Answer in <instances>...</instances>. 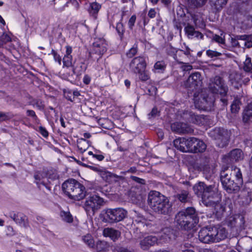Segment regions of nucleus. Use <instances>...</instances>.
<instances>
[{
    "label": "nucleus",
    "mask_w": 252,
    "mask_h": 252,
    "mask_svg": "<svg viewBox=\"0 0 252 252\" xmlns=\"http://www.w3.org/2000/svg\"><path fill=\"white\" fill-rule=\"evenodd\" d=\"M199 217L194 208L188 207L178 212L175 217V222L179 228L190 230L198 222Z\"/></svg>",
    "instance_id": "obj_3"
},
{
    "label": "nucleus",
    "mask_w": 252,
    "mask_h": 252,
    "mask_svg": "<svg viewBox=\"0 0 252 252\" xmlns=\"http://www.w3.org/2000/svg\"><path fill=\"white\" fill-rule=\"evenodd\" d=\"M221 96L220 101L222 103V105L224 106L227 105L228 104V99L227 98V94L225 96Z\"/></svg>",
    "instance_id": "obj_64"
},
{
    "label": "nucleus",
    "mask_w": 252,
    "mask_h": 252,
    "mask_svg": "<svg viewBox=\"0 0 252 252\" xmlns=\"http://www.w3.org/2000/svg\"><path fill=\"white\" fill-rule=\"evenodd\" d=\"M185 31L189 38H192L193 37V33H194L195 29L193 26L188 25L185 28Z\"/></svg>",
    "instance_id": "obj_42"
},
{
    "label": "nucleus",
    "mask_w": 252,
    "mask_h": 252,
    "mask_svg": "<svg viewBox=\"0 0 252 252\" xmlns=\"http://www.w3.org/2000/svg\"><path fill=\"white\" fill-rule=\"evenodd\" d=\"M235 177L240 182H243L242 175L240 169L232 167L223 166L220 173V179L222 186H226L227 182Z\"/></svg>",
    "instance_id": "obj_8"
},
{
    "label": "nucleus",
    "mask_w": 252,
    "mask_h": 252,
    "mask_svg": "<svg viewBox=\"0 0 252 252\" xmlns=\"http://www.w3.org/2000/svg\"><path fill=\"white\" fill-rule=\"evenodd\" d=\"M200 170H202L204 174H210L211 171L210 166L208 163L201 165Z\"/></svg>",
    "instance_id": "obj_58"
},
{
    "label": "nucleus",
    "mask_w": 252,
    "mask_h": 252,
    "mask_svg": "<svg viewBox=\"0 0 252 252\" xmlns=\"http://www.w3.org/2000/svg\"><path fill=\"white\" fill-rule=\"evenodd\" d=\"M103 235L105 237H109L113 242H116L121 236V233L112 227L104 228L102 232Z\"/></svg>",
    "instance_id": "obj_18"
},
{
    "label": "nucleus",
    "mask_w": 252,
    "mask_h": 252,
    "mask_svg": "<svg viewBox=\"0 0 252 252\" xmlns=\"http://www.w3.org/2000/svg\"><path fill=\"white\" fill-rule=\"evenodd\" d=\"M77 144L79 152L83 153L91 146V142L85 138H80L77 140Z\"/></svg>",
    "instance_id": "obj_27"
},
{
    "label": "nucleus",
    "mask_w": 252,
    "mask_h": 252,
    "mask_svg": "<svg viewBox=\"0 0 252 252\" xmlns=\"http://www.w3.org/2000/svg\"><path fill=\"white\" fill-rule=\"evenodd\" d=\"M175 198L178 199L182 203H186L189 201V192L187 190H182L174 195Z\"/></svg>",
    "instance_id": "obj_28"
},
{
    "label": "nucleus",
    "mask_w": 252,
    "mask_h": 252,
    "mask_svg": "<svg viewBox=\"0 0 252 252\" xmlns=\"http://www.w3.org/2000/svg\"><path fill=\"white\" fill-rule=\"evenodd\" d=\"M130 178L133 180V181H134L135 182L138 183H139L140 184H142V185H144L145 184V183H146V181L144 179H141V178H139L137 177H136V176H131L130 177Z\"/></svg>",
    "instance_id": "obj_60"
},
{
    "label": "nucleus",
    "mask_w": 252,
    "mask_h": 252,
    "mask_svg": "<svg viewBox=\"0 0 252 252\" xmlns=\"http://www.w3.org/2000/svg\"><path fill=\"white\" fill-rule=\"evenodd\" d=\"M114 250L117 252H132L126 247L120 245H116L114 247Z\"/></svg>",
    "instance_id": "obj_53"
},
{
    "label": "nucleus",
    "mask_w": 252,
    "mask_h": 252,
    "mask_svg": "<svg viewBox=\"0 0 252 252\" xmlns=\"http://www.w3.org/2000/svg\"><path fill=\"white\" fill-rule=\"evenodd\" d=\"M215 242L217 243L226 238L228 233L226 229L221 226H212Z\"/></svg>",
    "instance_id": "obj_15"
},
{
    "label": "nucleus",
    "mask_w": 252,
    "mask_h": 252,
    "mask_svg": "<svg viewBox=\"0 0 252 252\" xmlns=\"http://www.w3.org/2000/svg\"><path fill=\"white\" fill-rule=\"evenodd\" d=\"M52 54L54 56L55 61L57 62L60 65L62 64V58L54 50H52Z\"/></svg>",
    "instance_id": "obj_51"
},
{
    "label": "nucleus",
    "mask_w": 252,
    "mask_h": 252,
    "mask_svg": "<svg viewBox=\"0 0 252 252\" xmlns=\"http://www.w3.org/2000/svg\"><path fill=\"white\" fill-rule=\"evenodd\" d=\"M243 69L247 72H252V63L251 58L247 57L244 62Z\"/></svg>",
    "instance_id": "obj_36"
},
{
    "label": "nucleus",
    "mask_w": 252,
    "mask_h": 252,
    "mask_svg": "<svg viewBox=\"0 0 252 252\" xmlns=\"http://www.w3.org/2000/svg\"><path fill=\"white\" fill-rule=\"evenodd\" d=\"M186 138L179 137L175 139L173 141L174 147L181 152H185L186 151Z\"/></svg>",
    "instance_id": "obj_29"
},
{
    "label": "nucleus",
    "mask_w": 252,
    "mask_h": 252,
    "mask_svg": "<svg viewBox=\"0 0 252 252\" xmlns=\"http://www.w3.org/2000/svg\"><path fill=\"white\" fill-rule=\"evenodd\" d=\"M240 196L244 198L243 202L246 204H249L252 200V184L246 183L241 190Z\"/></svg>",
    "instance_id": "obj_17"
},
{
    "label": "nucleus",
    "mask_w": 252,
    "mask_h": 252,
    "mask_svg": "<svg viewBox=\"0 0 252 252\" xmlns=\"http://www.w3.org/2000/svg\"><path fill=\"white\" fill-rule=\"evenodd\" d=\"M207 0H190L191 3L195 7H201L204 5Z\"/></svg>",
    "instance_id": "obj_48"
},
{
    "label": "nucleus",
    "mask_w": 252,
    "mask_h": 252,
    "mask_svg": "<svg viewBox=\"0 0 252 252\" xmlns=\"http://www.w3.org/2000/svg\"><path fill=\"white\" fill-rule=\"evenodd\" d=\"M243 158V154L241 149H236L232 150L224 160L228 164H231L234 162L242 160Z\"/></svg>",
    "instance_id": "obj_14"
},
{
    "label": "nucleus",
    "mask_w": 252,
    "mask_h": 252,
    "mask_svg": "<svg viewBox=\"0 0 252 252\" xmlns=\"http://www.w3.org/2000/svg\"><path fill=\"white\" fill-rule=\"evenodd\" d=\"M135 73L139 74V78L142 81H146L149 78L148 74L145 72V70L141 71V72H135Z\"/></svg>",
    "instance_id": "obj_49"
},
{
    "label": "nucleus",
    "mask_w": 252,
    "mask_h": 252,
    "mask_svg": "<svg viewBox=\"0 0 252 252\" xmlns=\"http://www.w3.org/2000/svg\"><path fill=\"white\" fill-rule=\"evenodd\" d=\"M210 135L216 141V145L220 148L226 146L229 141L230 135L227 129L223 128H216Z\"/></svg>",
    "instance_id": "obj_10"
},
{
    "label": "nucleus",
    "mask_w": 252,
    "mask_h": 252,
    "mask_svg": "<svg viewBox=\"0 0 252 252\" xmlns=\"http://www.w3.org/2000/svg\"><path fill=\"white\" fill-rule=\"evenodd\" d=\"M166 64L164 61H158L154 65V68L158 72H162L165 70Z\"/></svg>",
    "instance_id": "obj_40"
},
{
    "label": "nucleus",
    "mask_w": 252,
    "mask_h": 252,
    "mask_svg": "<svg viewBox=\"0 0 252 252\" xmlns=\"http://www.w3.org/2000/svg\"><path fill=\"white\" fill-rule=\"evenodd\" d=\"M62 187L64 193L70 199L80 200L86 195L85 187L75 179L65 181Z\"/></svg>",
    "instance_id": "obj_4"
},
{
    "label": "nucleus",
    "mask_w": 252,
    "mask_h": 252,
    "mask_svg": "<svg viewBox=\"0 0 252 252\" xmlns=\"http://www.w3.org/2000/svg\"><path fill=\"white\" fill-rule=\"evenodd\" d=\"M242 183L243 182H240L239 180H236V182H235L234 179H232L227 182L226 186H222L228 193H231L238 191L240 189V185H241Z\"/></svg>",
    "instance_id": "obj_20"
},
{
    "label": "nucleus",
    "mask_w": 252,
    "mask_h": 252,
    "mask_svg": "<svg viewBox=\"0 0 252 252\" xmlns=\"http://www.w3.org/2000/svg\"><path fill=\"white\" fill-rule=\"evenodd\" d=\"M39 132L45 138H47L49 135V133L46 128L42 126L39 127Z\"/></svg>",
    "instance_id": "obj_57"
},
{
    "label": "nucleus",
    "mask_w": 252,
    "mask_h": 252,
    "mask_svg": "<svg viewBox=\"0 0 252 252\" xmlns=\"http://www.w3.org/2000/svg\"><path fill=\"white\" fill-rule=\"evenodd\" d=\"M99 174L104 180L108 182L116 181L117 179L121 178L120 176L106 170L102 167H101Z\"/></svg>",
    "instance_id": "obj_23"
},
{
    "label": "nucleus",
    "mask_w": 252,
    "mask_h": 252,
    "mask_svg": "<svg viewBox=\"0 0 252 252\" xmlns=\"http://www.w3.org/2000/svg\"><path fill=\"white\" fill-rule=\"evenodd\" d=\"M193 146V150L192 153H202L206 149V145L202 141L198 138H195Z\"/></svg>",
    "instance_id": "obj_26"
},
{
    "label": "nucleus",
    "mask_w": 252,
    "mask_h": 252,
    "mask_svg": "<svg viewBox=\"0 0 252 252\" xmlns=\"http://www.w3.org/2000/svg\"><path fill=\"white\" fill-rule=\"evenodd\" d=\"M116 29L119 36L122 39L125 31L123 24L122 23H117Z\"/></svg>",
    "instance_id": "obj_47"
},
{
    "label": "nucleus",
    "mask_w": 252,
    "mask_h": 252,
    "mask_svg": "<svg viewBox=\"0 0 252 252\" xmlns=\"http://www.w3.org/2000/svg\"><path fill=\"white\" fill-rule=\"evenodd\" d=\"M209 89L213 94H220L222 96L226 95L228 90L223 79L219 76L210 79Z\"/></svg>",
    "instance_id": "obj_9"
},
{
    "label": "nucleus",
    "mask_w": 252,
    "mask_h": 252,
    "mask_svg": "<svg viewBox=\"0 0 252 252\" xmlns=\"http://www.w3.org/2000/svg\"><path fill=\"white\" fill-rule=\"evenodd\" d=\"M158 113L159 112L157 108H153L150 113L149 114V118L156 117L158 115Z\"/></svg>",
    "instance_id": "obj_61"
},
{
    "label": "nucleus",
    "mask_w": 252,
    "mask_h": 252,
    "mask_svg": "<svg viewBox=\"0 0 252 252\" xmlns=\"http://www.w3.org/2000/svg\"><path fill=\"white\" fill-rule=\"evenodd\" d=\"M107 50V44L103 38H99L93 43L92 51L99 55H103Z\"/></svg>",
    "instance_id": "obj_16"
},
{
    "label": "nucleus",
    "mask_w": 252,
    "mask_h": 252,
    "mask_svg": "<svg viewBox=\"0 0 252 252\" xmlns=\"http://www.w3.org/2000/svg\"><path fill=\"white\" fill-rule=\"evenodd\" d=\"M60 216L63 220L67 222H71L73 221V218L69 212L64 211L61 212Z\"/></svg>",
    "instance_id": "obj_39"
},
{
    "label": "nucleus",
    "mask_w": 252,
    "mask_h": 252,
    "mask_svg": "<svg viewBox=\"0 0 252 252\" xmlns=\"http://www.w3.org/2000/svg\"><path fill=\"white\" fill-rule=\"evenodd\" d=\"M199 101H200L201 105H198L199 108L202 109L205 107H207V105L211 106L213 102V100L210 97L205 94H201L200 96L199 97V100L198 102L196 99L195 101V105L196 107H197Z\"/></svg>",
    "instance_id": "obj_21"
},
{
    "label": "nucleus",
    "mask_w": 252,
    "mask_h": 252,
    "mask_svg": "<svg viewBox=\"0 0 252 252\" xmlns=\"http://www.w3.org/2000/svg\"><path fill=\"white\" fill-rule=\"evenodd\" d=\"M220 0H209L211 5L215 6L216 8L220 4Z\"/></svg>",
    "instance_id": "obj_63"
},
{
    "label": "nucleus",
    "mask_w": 252,
    "mask_h": 252,
    "mask_svg": "<svg viewBox=\"0 0 252 252\" xmlns=\"http://www.w3.org/2000/svg\"><path fill=\"white\" fill-rule=\"evenodd\" d=\"M194 193L202 198V203L206 206L214 208V213L218 218H220L225 210V207L220 202L221 197L217 191L215 183L207 185L204 182H199L193 187Z\"/></svg>",
    "instance_id": "obj_1"
},
{
    "label": "nucleus",
    "mask_w": 252,
    "mask_h": 252,
    "mask_svg": "<svg viewBox=\"0 0 252 252\" xmlns=\"http://www.w3.org/2000/svg\"><path fill=\"white\" fill-rule=\"evenodd\" d=\"M65 48V54L63 59V66L69 67L72 66V56L71 55L72 49L70 46H66Z\"/></svg>",
    "instance_id": "obj_22"
},
{
    "label": "nucleus",
    "mask_w": 252,
    "mask_h": 252,
    "mask_svg": "<svg viewBox=\"0 0 252 252\" xmlns=\"http://www.w3.org/2000/svg\"><path fill=\"white\" fill-rule=\"evenodd\" d=\"M241 104V101L239 99H234L231 105V111L233 113H237L240 110V106Z\"/></svg>",
    "instance_id": "obj_37"
},
{
    "label": "nucleus",
    "mask_w": 252,
    "mask_h": 252,
    "mask_svg": "<svg viewBox=\"0 0 252 252\" xmlns=\"http://www.w3.org/2000/svg\"><path fill=\"white\" fill-rule=\"evenodd\" d=\"M238 39H241L244 42V45L249 48L252 47V35H241L238 36Z\"/></svg>",
    "instance_id": "obj_32"
},
{
    "label": "nucleus",
    "mask_w": 252,
    "mask_h": 252,
    "mask_svg": "<svg viewBox=\"0 0 252 252\" xmlns=\"http://www.w3.org/2000/svg\"><path fill=\"white\" fill-rule=\"evenodd\" d=\"M30 103L33 106L35 105L39 110L43 109L44 107L43 102L40 99H33Z\"/></svg>",
    "instance_id": "obj_41"
},
{
    "label": "nucleus",
    "mask_w": 252,
    "mask_h": 252,
    "mask_svg": "<svg viewBox=\"0 0 252 252\" xmlns=\"http://www.w3.org/2000/svg\"><path fill=\"white\" fill-rule=\"evenodd\" d=\"M156 14V12L155 10L153 8H151L148 12V15L151 18H153L155 17Z\"/></svg>",
    "instance_id": "obj_62"
},
{
    "label": "nucleus",
    "mask_w": 252,
    "mask_h": 252,
    "mask_svg": "<svg viewBox=\"0 0 252 252\" xmlns=\"http://www.w3.org/2000/svg\"><path fill=\"white\" fill-rule=\"evenodd\" d=\"M139 224V228L140 230H142V233H148L150 231L149 228L152 227L151 223H145L142 221L141 220L138 221Z\"/></svg>",
    "instance_id": "obj_35"
},
{
    "label": "nucleus",
    "mask_w": 252,
    "mask_h": 252,
    "mask_svg": "<svg viewBox=\"0 0 252 252\" xmlns=\"http://www.w3.org/2000/svg\"><path fill=\"white\" fill-rule=\"evenodd\" d=\"M64 96L66 99L71 102L73 101L72 92L70 90H65L64 91Z\"/></svg>",
    "instance_id": "obj_54"
},
{
    "label": "nucleus",
    "mask_w": 252,
    "mask_h": 252,
    "mask_svg": "<svg viewBox=\"0 0 252 252\" xmlns=\"http://www.w3.org/2000/svg\"><path fill=\"white\" fill-rule=\"evenodd\" d=\"M137 45L134 44L126 53V55L129 58H132L137 54Z\"/></svg>",
    "instance_id": "obj_44"
},
{
    "label": "nucleus",
    "mask_w": 252,
    "mask_h": 252,
    "mask_svg": "<svg viewBox=\"0 0 252 252\" xmlns=\"http://www.w3.org/2000/svg\"><path fill=\"white\" fill-rule=\"evenodd\" d=\"M157 238L155 236H148L145 237L140 242V246L143 250H146L149 247L154 245L157 241Z\"/></svg>",
    "instance_id": "obj_25"
},
{
    "label": "nucleus",
    "mask_w": 252,
    "mask_h": 252,
    "mask_svg": "<svg viewBox=\"0 0 252 252\" xmlns=\"http://www.w3.org/2000/svg\"><path fill=\"white\" fill-rule=\"evenodd\" d=\"M237 36L236 38H231V44L232 46L234 47H241L242 45H244V42H239L238 40H240V39H238V36Z\"/></svg>",
    "instance_id": "obj_46"
},
{
    "label": "nucleus",
    "mask_w": 252,
    "mask_h": 252,
    "mask_svg": "<svg viewBox=\"0 0 252 252\" xmlns=\"http://www.w3.org/2000/svg\"><path fill=\"white\" fill-rule=\"evenodd\" d=\"M80 75V74L78 72H77L76 71V69L74 67H73L72 68V74L69 76V80H76L78 76Z\"/></svg>",
    "instance_id": "obj_56"
},
{
    "label": "nucleus",
    "mask_w": 252,
    "mask_h": 252,
    "mask_svg": "<svg viewBox=\"0 0 252 252\" xmlns=\"http://www.w3.org/2000/svg\"><path fill=\"white\" fill-rule=\"evenodd\" d=\"M27 115L32 118L36 123L39 121L38 117H37L35 112L32 110H27Z\"/></svg>",
    "instance_id": "obj_50"
},
{
    "label": "nucleus",
    "mask_w": 252,
    "mask_h": 252,
    "mask_svg": "<svg viewBox=\"0 0 252 252\" xmlns=\"http://www.w3.org/2000/svg\"><path fill=\"white\" fill-rule=\"evenodd\" d=\"M148 204L154 212L158 214L170 215L173 211L172 204L169 199L158 191L150 192Z\"/></svg>",
    "instance_id": "obj_2"
},
{
    "label": "nucleus",
    "mask_w": 252,
    "mask_h": 252,
    "mask_svg": "<svg viewBox=\"0 0 252 252\" xmlns=\"http://www.w3.org/2000/svg\"><path fill=\"white\" fill-rule=\"evenodd\" d=\"M109 245L104 241H98L96 244V249L98 252H108Z\"/></svg>",
    "instance_id": "obj_31"
},
{
    "label": "nucleus",
    "mask_w": 252,
    "mask_h": 252,
    "mask_svg": "<svg viewBox=\"0 0 252 252\" xmlns=\"http://www.w3.org/2000/svg\"><path fill=\"white\" fill-rule=\"evenodd\" d=\"M146 66V59L143 56L134 58L129 63V68L133 73L141 72L145 70Z\"/></svg>",
    "instance_id": "obj_11"
},
{
    "label": "nucleus",
    "mask_w": 252,
    "mask_h": 252,
    "mask_svg": "<svg viewBox=\"0 0 252 252\" xmlns=\"http://www.w3.org/2000/svg\"><path fill=\"white\" fill-rule=\"evenodd\" d=\"M104 205V199L94 194L86 198L83 208L88 214L94 215Z\"/></svg>",
    "instance_id": "obj_6"
},
{
    "label": "nucleus",
    "mask_w": 252,
    "mask_h": 252,
    "mask_svg": "<svg viewBox=\"0 0 252 252\" xmlns=\"http://www.w3.org/2000/svg\"><path fill=\"white\" fill-rule=\"evenodd\" d=\"M251 118H252V102H251L247 105L243 113V122L244 123H248Z\"/></svg>",
    "instance_id": "obj_30"
},
{
    "label": "nucleus",
    "mask_w": 252,
    "mask_h": 252,
    "mask_svg": "<svg viewBox=\"0 0 252 252\" xmlns=\"http://www.w3.org/2000/svg\"><path fill=\"white\" fill-rule=\"evenodd\" d=\"M136 19V16L135 15H133L129 19L128 22V28L130 30H132L133 29V27L134 26Z\"/></svg>",
    "instance_id": "obj_55"
},
{
    "label": "nucleus",
    "mask_w": 252,
    "mask_h": 252,
    "mask_svg": "<svg viewBox=\"0 0 252 252\" xmlns=\"http://www.w3.org/2000/svg\"><path fill=\"white\" fill-rule=\"evenodd\" d=\"M171 130L180 134H189L193 132V129L187 124L175 122L171 125Z\"/></svg>",
    "instance_id": "obj_13"
},
{
    "label": "nucleus",
    "mask_w": 252,
    "mask_h": 252,
    "mask_svg": "<svg viewBox=\"0 0 252 252\" xmlns=\"http://www.w3.org/2000/svg\"><path fill=\"white\" fill-rule=\"evenodd\" d=\"M100 5L96 2H93L91 4L89 11L91 14L95 17V15L98 13L100 8Z\"/></svg>",
    "instance_id": "obj_34"
},
{
    "label": "nucleus",
    "mask_w": 252,
    "mask_h": 252,
    "mask_svg": "<svg viewBox=\"0 0 252 252\" xmlns=\"http://www.w3.org/2000/svg\"><path fill=\"white\" fill-rule=\"evenodd\" d=\"M102 221L109 223H114L124 220L127 216V211L123 208H107L104 209Z\"/></svg>",
    "instance_id": "obj_5"
},
{
    "label": "nucleus",
    "mask_w": 252,
    "mask_h": 252,
    "mask_svg": "<svg viewBox=\"0 0 252 252\" xmlns=\"http://www.w3.org/2000/svg\"><path fill=\"white\" fill-rule=\"evenodd\" d=\"M14 117V115L11 112H3L0 111V122L9 120Z\"/></svg>",
    "instance_id": "obj_38"
},
{
    "label": "nucleus",
    "mask_w": 252,
    "mask_h": 252,
    "mask_svg": "<svg viewBox=\"0 0 252 252\" xmlns=\"http://www.w3.org/2000/svg\"><path fill=\"white\" fill-rule=\"evenodd\" d=\"M202 84V79L201 74L198 72L191 73L188 79L184 82V86L189 92H194V96L196 97L198 95L196 93L200 90Z\"/></svg>",
    "instance_id": "obj_7"
},
{
    "label": "nucleus",
    "mask_w": 252,
    "mask_h": 252,
    "mask_svg": "<svg viewBox=\"0 0 252 252\" xmlns=\"http://www.w3.org/2000/svg\"><path fill=\"white\" fill-rule=\"evenodd\" d=\"M11 41V37L7 34L3 33L0 36V47Z\"/></svg>",
    "instance_id": "obj_43"
},
{
    "label": "nucleus",
    "mask_w": 252,
    "mask_h": 252,
    "mask_svg": "<svg viewBox=\"0 0 252 252\" xmlns=\"http://www.w3.org/2000/svg\"><path fill=\"white\" fill-rule=\"evenodd\" d=\"M206 54L209 57L214 59H216L222 55L220 52L211 50H207Z\"/></svg>",
    "instance_id": "obj_45"
},
{
    "label": "nucleus",
    "mask_w": 252,
    "mask_h": 252,
    "mask_svg": "<svg viewBox=\"0 0 252 252\" xmlns=\"http://www.w3.org/2000/svg\"><path fill=\"white\" fill-rule=\"evenodd\" d=\"M82 240L90 248H94L95 246L94 239L90 234L82 236Z\"/></svg>",
    "instance_id": "obj_33"
},
{
    "label": "nucleus",
    "mask_w": 252,
    "mask_h": 252,
    "mask_svg": "<svg viewBox=\"0 0 252 252\" xmlns=\"http://www.w3.org/2000/svg\"><path fill=\"white\" fill-rule=\"evenodd\" d=\"M198 239L205 244L215 243L212 226L202 228L198 233Z\"/></svg>",
    "instance_id": "obj_12"
},
{
    "label": "nucleus",
    "mask_w": 252,
    "mask_h": 252,
    "mask_svg": "<svg viewBox=\"0 0 252 252\" xmlns=\"http://www.w3.org/2000/svg\"><path fill=\"white\" fill-rule=\"evenodd\" d=\"M9 217L19 225L25 227H27V218L24 214L20 213L10 212L9 214Z\"/></svg>",
    "instance_id": "obj_19"
},
{
    "label": "nucleus",
    "mask_w": 252,
    "mask_h": 252,
    "mask_svg": "<svg viewBox=\"0 0 252 252\" xmlns=\"http://www.w3.org/2000/svg\"><path fill=\"white\" fill-rule=\"evenodd\" d=\"M194 140L195 141V137H189L188 138V148L189 150V153H192L193 150V146L194 143Z\"/></svg>",
    "instance_id": "obj_52"
},
{
    "label": "nucleus",
    "mask_w": 252,
    "mask_h": 252,
    "mask_svg": "<svg viewBox=\"0 0 252 252\" xmlns=\"http://www.w3.org/2000/svg\"><path fill=\"white\" fill-rule=\"evenodd\" d=\"M186 119L189 122L197 125L202 124L204 120L203 115H197L192 112L186 114Z\"/></svg>",
    "instance_id": "obj_24"
},
{
    "label": "nucleus",
    "mask_w": 252,
    "mask_h": 252,
    "mask_svg": "<svg viewBox=\"0 0 252 252\" xmlns=\"http://www.w3.org/2000/svg\"><path fill=\"white\" fill-rule=\"evenodd\" d=\"M212 39L220 44L224 43V39L222 38L221 36L217 34H215V35L213 36Z\"/></svg>",
    "instance_id": "obj_59"
}]
</instances>
